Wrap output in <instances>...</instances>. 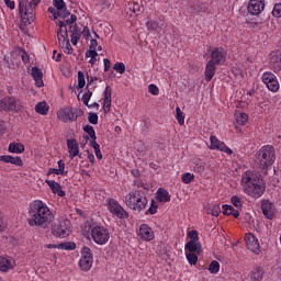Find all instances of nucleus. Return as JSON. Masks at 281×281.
Masks as SVG:
<instances>
[{"mask_svg": "<svg viewBox=\"0 0 281 281\" xmlns=\"http://www.w3.org/2000/svg\"><path fill=\"white\" fill-rule=\"evenodd\" d=\"M241 186L245 194L252 199H260L267 190V184L265 183L262 176L254 171H246L243 173Z\"/></svg>", "mask_w": 281, "mask_h": 281, "instance_id": "2", "label": "nucleus"}, {"mask_svg": "<svg viewBox=\"0 0 281 281\" xmlns=\"http://www.w3.org/2000/svg\"><path fill=\"white\" fill-rule=\"evenodd\" d=\"M227 58V52L224 48H216L212 52V65H223Z\"/></svg>", "mask_w": 281, "mask_h": 281, "instance_id": "19", "label": "nucleus"}, {"mask_svg": "<svg viewBox=\"0 0 281 281\" xmlns=\"http://www.w3.org/2000/svg\"><path fill=\"white\" fill-rule=\"evenodd\" d=\"M57 25V38L59 46L63 48L65 54H74V47H71V43H69V34L67 33V24L63 21H58Z\"/></svg>", "mask_w": 281, "mask_h": 281, "instance_id": "7", "label": "nucleus"}, {"mask_svg": "<svg viewBox=\"0 0 281 281\" xmlns=\"http://www.w3.org/2000/svg\"><path fill=\"white\" fill-rule=\"evenodd\" d=\"M245 243L249 251H252V254H260V243H258V238H256L254 234L251 233L246 234Z\"/></svg>", "mask_w": 281, "mask_h": 281, "instance_id": "17", "label": "nucleus"}, {"mask_svg": "<svg viewBox=\"0 0 281 281\" xmlns=\"http://www.w3.org/2000/svg\"><path fill=\"white\" fill-rule=\"evenodd\" d=\"M148 92L151 95H159V87H157V85H155V83H151L148 86Z\"/></svg>", "mask_w": 281, "mask_h": 281, "instance_id": "51", "label": "nucleus"}, {"mask_svg": "<svg viewBox=\"0 0 281 281\" xmlns=\"http://www.w3.org/2000/svg\"><path fill=\"white\" fill-rule=\"evenodd\" d=\"M223 214L226 216H234V218H238L240 216V212L235 210L234 206L224 204L223 205Z\"/></svg>", "mask_w": 281, "mask_h": 281, "instance_id": "31", "label": "nucleus"}, {"mask_svg": "<svg viewBox=\"0 0 281 281\" xmlns=\"http://www.w3.org/2000/svg\"><path fill=\"white\" fill-rule=\"evenodd\" d=\"M58 172L61 177H67L68 171L65 170V160H58Z\"/></svg>", "mask_w": 281, "mask_h": 281, "instance_id": "46", "label": "nucleus"}, {"mask_svg": "<svg viewBox=\"0 0 281 281\" xmlns=\"http://www.w3.org/2000/svg\"><path fill=\"white\" fill-rule=\"evenodd\" d=\"M158 206L155 204V200L151 201L150 206L148 209L149 214H157Z\"/></svg>", "mask_w": 281, "mask_h": 281, "instance_id": "61", "label": "nucleus"}, {"mask_svg": "<svg viewBox=\"0 0 281 281\" xmlns=\"http://www.w3.org/2000/svg\"><path fill=\"white\" fill-rule=\"evenodd\" d=\"M187 238H190L189 243H200L199 241V232H196V231L188 232Z\"/></svg>", "mask_w": 281, "mask_h": 281, "instance_id": "41", "label": "nucleus"}, {"mask_svg": "<svg viewBox=\"0 0 281 281\" xmlns=\"http://www.w3.org/2000/svg\"><path fill=\"white\" fill-rule=\"evenodd\" d=\"M4 63L7 64L8 67H12V63H14V56L12 55H5L4 56Z\"/></svg>", "mask_w": 281, "mask_h": 281, "instance_id": "58", "label": "nucleus"}, {"mask_svg": "<svg viewBox=\"0 0 281 281\" xmlns=\"http://www.w3.org/2000/svg\"><path fill=\"white\" fill-rule=\"evenodd\" d=\"M35 111L40 115H47V113H49V105H47V102H45V101L38 102L35 105Z\"/></svg>", "mask_w": 281, "mask_h": 281, "instance_id": "32", "label": "nucleus"}, {"mask_svg": "<svg viewBox=\"0 0 281 281\" xmlns=\"http://www.w3.org/2000/svg\"><path fill=\"white\" fill-rule=\"evenodd\" d=\"M57 117L60 122L67 124L69 122H76L78 120V113H76L74 108L66 106L58 110Z\"/></svg>", "mask_w": 281, "mask_h": 281, "instance_id": "13", "label": "nucleus"}, {"mask_svg": "<svg viewBox=\"0 0 281 281\" xmlns=\"http://www.w3.org/2000/svg\"><path fill=\"white\" fill-rule=\"evenodd\" d=\"M20 52L22 53V61L24 63V65H27V63H30V55L27 54V52L23 50V48H20Z\"/></svg>", "mask_w": 281, "mask_h": 281, "instance_id": "53", "label": "nucleus"}, {"mask_svg": "<svg viewBox=\"0 0 281 281\" xmlns=\"http://www.w3.org/2000/svg\"><path fill=\"white\" fill-rule=\"evenodd\" d=\"M235 117L239 126H245V124H247V122L249 121V116L247 115V113H237L235 114Z\"/></svg>", "mask_w": 281, "mask_h": 281, "instance_id": "35", "label": "nucleus"}, {"mask_svg": "<svg viewBox=\"0 0 281 281\" xmlns=\"http://www.w3.org/2000/svg\"><path fill=\"white\" fill-rule=\"evenodd\" d=\"M194 172H199L200 175H202V172H205V164L201 162L195 165Z\"/></svg>", "mask_w": 281, "mask_h": 281, "instance_id": "57", "label": "nucleus"}, {"mask_svg": "<svg viewBox=\"0 0 281 281\" xmlns=\"http://www.w3.org/2000/svg\"><path fill=\"white\" fill-rule=\"evenodd\" d=\"M256 159L261 170H267L276 164V148L271 145L261 147L257 154Z\"/></svg>", "mask_w": 281, "mask_h": 281, "instance_id": "5", "label": "nucleus"}, {"mask_svg": "<svg viewBox=\"0 0 281 281\" xmlns=\"http://www.w3.org/2000/svg\"><path fill=\"white\" fill-rule=\"evenodd\" d=\"M86 57L87 58H98V52H95V49H91V50H88L87 53H86Z\"/></svg>", "mask_w": 281, "mask_h": 281, "instance_id": "63", "label": "nucleus"}, {"mask_svg": "<svg viewBox=\"0 0 281 281\" xmlns=\"http://www.w3.org/2000/svg\"><path fill=\"white\" fill-rule=\"evenodd\" d=\"M205 79L207 82L212 80V59L207 61L206 69H205Z\"/></svg>", "mask_w": 281, "mask_h": 281, "instance_id": "44", "label": "nucleus"}, {"mask_svg": "<svg viewBox=\"0 0 281 281\" xmlns=\"http://www.w3.org/2000/svg\"><path fill=\"white\" fill-rule=\"evenodd\" d=\"M181 181H182V183H186V186H188V184L192 183V181H194V175L190 173V172L183 173Z\"/></svg>", "mask_w": 281, "mask_h": 281, "instance_id": "42", "label": "nucleus"}, {"mask_svg": "<svg viewBox=\"0 0 281 281\" xmlns=\"http://www.w3.org/2000/svg\"><path fill=\"white\" fill-rule=\"evenodd\" d=\"M218 271H221V263H218V261L213 260L212 261V273H218Z\"/></svg>", "mask_w": 281, "mask_h": 281, "instance_id": "55", "label": "nucleus"}, {"mask_svg": "<svg viewBox=\"0 0 281 281\" xmlns=\"http://www.w3.org/2000/svg\"><path fill=\"white\" fill-rule=\"evenodd\" d=\"M125 203L130 210L143 212L148 205V198L144 190H134L125 196Z\"/></svg>", "mask_w": 281, "mask_h": 281, "instance_id": "3", "label": "nucleus"}, {"mask_svg": "<svg viewBox=\"0 0 281 281\" xmlns=\"http://www.w3.org/2000/svg\"><path fill=\"white\" fill-rule=\"evenodd\" d=\"M58 249H64V251H74V249H76V243L67 241L58 244Z\"/></svg>", "mask_w": 281, "mask_h": 281, "instance_id": "37", "label": "nucleus"}, {"mask_svg": "<svg viewBox=\"0 0 281 281\" xmlns=\"http://www.w3.org/2000/svg\"><path fill=\"white\" fill-rule=\"evenodd\" d=\"M23 101L15 97H4L0 99V113H21Z\"/></svg>", "mask_w": 281, "mask_h": 281, "instance_id": "6", "label": "nucleus"}, {"mask_svg": "<svg viewBox=\"0 0 281 281\" xmlns=\"http://www.w3.org/2000/svg\"><path fill=\"white\" fill-rule=\"evenodd\" d=\"M3 1L7 5V8H9L10 10H14V8L16 5L14 1H12V0H3Z\"/></svg>", "mask_w": 281, "mask_h": 281, "instance_id": "64", "label": "nucleus"}, {"mask_svg": "<svg viewBox=\"0 0 281 281\" xmlns=\"http://www.w3.org/2000/svg\"><path fill=\"white\" fill-rule=\"evenodd\" d=\"M79 267L81 271H90L91 267H93V254L91 252V248L85 246L81 249V258L79 260Z\"/></svg>", "mask_w": 281, "mask_h": 281, "instance_id": "11", "label": "nucleus"}, {"mask_svg": "<svg viewBox=\"0 0 281 281\" xmlns=\"http://www.w3.org/2000/svg\"><path fill=\"white\" fill-rule=\"evenodd\" d=\"M72 45H78V41H80V32H75L70 35Z\"/></svg>", "mask_w": 281, "mask_h": 281, "instance_id": "52", "label": "nucleus"}, {"mask_svg": "<svg viewBox=\"0 0 281 281\" xmlns=\"http://www.w3.org/2000/svg\"><path fill=\"white\" fill-rule=\"evenodd\" d=\"M45 183L48 186V188H50L53 194H57V196H60V199L66 196L67 193L63 190L60 183L56 182L55 180H45Z\"/></svg>", "mask_w": 281, "mask_h": 281, "instance_id": "23", "label": "nucleus"}, {"mask_svg": "<svg viewBox=\"0 0 281 281\" xmlns=\"http://www.w3.org/2000/svg\"><path fill=\"white\" fill-rule=\"evenodd\" d=\"M247 10L252 16H258L265 10V0H249Z\"/></svg>", "mask_w": 281, "mask_h": 281, "instance_id": "15", "label": "nucleus"}, {"mask_svg": "<svg viewBox=\"0 0 281 281\" xmlns=\"http://www.w3.org/2000/svg\"><path fill=\"white\" fill-rule=\"evenodd\" d=\"M231 203L234 205V207H237V210L239 207H243V202L240 201V198H238L237 195L232 196Z\"/></svg>", "mask_w": 281, "mask_h": 281, "instance_id": "49", "label": "nucleus"}, {"mask_svg": "<svg viewBox=\"0 0 281 281\" xmlns=\"http://www.w3.org/2000/svg\"><path fill=\"white\" fill-rule=\"evenodd\" d=\"M52 234L57 238H67L71 234V222L69 220H61L54 224Z\"/></svg>", "mask_w": 281, "mask_h": 281, "instance_id": "9", "label": "nucleus"}, {"mask_svg": "<svg viewBox=\"0 0 281 281\" xmlns=\"http://www.w3.org/2000/svg\"><path fill=\"white\" fill-rule=\"evenodd\" d=\"M111 102L112 100L103 99V109L105 113H109V111H111Z\"/></svg>", "mask_w": 281, "mask_h": 281, "instance_id": "60", "label": "nucleus"}, {"mask_svg": "<svg viewBox=\"0 0 281 281\" xmlns=\"http://www.w3.org/2000/svg\"><path fill=\"white\" fill-rule=\"evenodd\" d=\"M138 236L143 240H146L147 243H150V240L155 239V232L147 224H142L139 226Z\"/></svg>", "mask_w": 281, "mask_h": 281, "instance_id": "18", "label": "nucleus"}, {"mask_svg": "<svg viewBox=\"0 0 281 281\" xmlns=\"http://www.w3.org/2000/svg\"><path fill=\"white\" fill-rule=\"evenodd\" d=\"M31 76L35 81L36 87L41 89L43 87V71L38 67H33L31 70Z\"/></svg>", "mask_w": 281, "mask_h": 281, "instance_id": "27", "label": "nucleus"}, {"mask_svg": "<svg viewBox=\"0 0 281 281\" xmlns=\"http://www.w3.org/2000/svg\"><path fill=\"white\" fill-rule=\"evenodd\" d=\"M93 95V92L91 90H88L82 95V101L86 106H89V100H91V97Z\"/></svg>", "mask_w": 281, "mask_h": 281, "instance_id": "47", "label": "nucleus"}, {"mask_svg": "<svg viewBox=\"0 0 281 281\" xmlns=\"http://www.w3.org/2000/svg\"><path fill=\"white\" fill-rule=\"evenodd\" d=\"M261 79L263 85L267 86V89H269V91H272V93H278V91H280V82H278V77H276L273 72H263Z\"/></svg>", "mask_w": 281, "mask_h": 281, "instance_id": "12", "label": "nucleus"}, {"mask_svg": "<svg viewBox=\"0 0 281 281\" xmlns=\"http://www.w3.org/2000/svg\"><path fill=\"white\" fill-rule=\"evenodd\" d=\"M212 150H221V153H226V155H234V150L227 147L223 142L218 140L216 136H212Z\"/></svg>", "mask_w": 281, "mask_h": 281, "instance_id": "20", "label": "nucleus"}, {"mask_svg": "<svg viewBox=\"0 0 281 281\" xmlns=\"http://www.w3.org/2000/svg\"><path fill=\"white\" fill-rule=\"evenodd\" d=\"M90 146L94 150L97 159L102 160V150H100V144L95 140H90Z\"/></svg>", "mask_w": 281, "mask_h": 281, "instance_id": "36", "label": "nucleus"}, {"mask_svg": "<svg viewBox=\"0 0 281 281\" xmlns=\"http://www.w3.org/2000/svg\"><path fill=\"white\" fill-rule=\"evenodd\" d=\"M81 34L86 41H89V38H91V31H89V26H85Z\"/></svg>", "mask_w": 281, "mask_h": 281, "instance_id": "59", "label": "nucleus"}, {"mask_svg": "<svg viewBox=\"0 0 281 281\" xmlns=\"http://www.w3.org/2000/svg\"><path fill=\"white\" fill-rule=\"evenodd\" d=\"M40 3L41 0H32L31 2H27V0L19 1V14L24 25H32V23H34L36 20V13H34V10H36V7Z\"/></svg>", "mask_w": 281, "mask_h": 281, "instance_id": "4", "label": "nucleus"}, {"mask_svg": "<svg viewBox=\"0 0 281 281\" xmlns=\"http://www.w3.org/2000/svg\"><path fill=\"white\" fill-rule=\"evenodd\" d=\"M0 161L3 164H11L12 166H19L20 168L23 167V159H21V156H11V155H1Z\"/></svg>", "mask_w": 281, "mask_h": 281, "instance_id": "24", "label": "nucleus"}, {"mask_svg": "<svg viewBox=\"0 0 281 281\" xmlns=\"http://www.w3.org/2000/svg\"><path fill=\"white\" fill-rule=\"evenodd\" d=\"M184 252L188 254H203V245H201V241H188L184 245Z\"/></svg>", "mask_w": 281, "mask_h": 281, "instance_id": "22", "label": "nucleus"}, {"mask_svg": "<svg viewBox=\"0 0 281 281\" xmlns=\"http://www.w3.org/2000/svg\"><path fill=\"white\" fill-rule=\"evenodd\" d=\"M48 12H49V14H53L54 21H56V19H58V16H63V13L57 11V9L54 7H49Z\"/></svg>", "mask_w": 281, "mask_h": 281, "instance_id": "50", "label": "nucleus"}, {"mask_svg": "<svg viewBox=\"0 0 281 281\" xmlns=\"http://www.w3.org/2000/svg\"><path fill=\"white\" fill-rule=\"evenodd\" d=\"M156 201H158V203H170L171 196L168 190L159 188L156 191Z\"/></svg>", "mask_w": 281, "mask_h": 281, "instance_id": "26", "label": "nucleus"}, {"mask_svg": "<svg viewBox=\"0 0 281 281\" xmlns=\"http://www.w3.org/2000/svg\"><path fill=\"white\" fill-rule=\"evenodd\" d=\"M106 205L110 214H113V216H116V218H128V213L126 212V210H124V207L120 205L117 200L109 198L106 200Z\"/></svg>", "mask_w": 281, "mask_h": 281, "instance_id": "10", "label": "nucleus"}, {"mask_svg": "<svg viewBox=\"0 0 281 281\" xmlns=\"http://www.w3.org/2000/svg\"><path fill=\"white\" fill-rule=\"evenodd\" d=\"M262 268H255L250 273L251 281H262Z\"/></svg>", "mask_w": 281, "mask_h": 281, "instance_id": "34", "label": "nucleus"}, {"mask_svg": "<svg viewBox=\"0 0 281 281\" xmlns=\"http://www.w3.org/2000/svg\"><path fill=\"white\" fill-rule=\"evenodd\" d=\"M67 148L70 159H74L80 155V146L78 145V140L75 138L67 139Z\"/></svg>", "mask_w": 281, "mask_h": 281, "instance_id": "21", "label": "nucleus"}, {"mask_svg": "<svg viewBox=\"0 0 281 281\" xmlns=\"http://www.w3.org/2000/svg\"><path fill=\"white\" fill-rule=\"evenodd\" d=\"M272 15L276 16V19H281V3L274 4Z\"/></svg>", "mask_w": 281, "mask_h": 281, "instance_id": "48", "label": "nucleus"}, {"mask_svg": "<svg viewBox=\"0 0 281 281\" xmlns=\"http://www.w3.org/2000/svg\"><path fill=\"white\" fill-rule=\"evenodd\" d=\"M176 120L180 124V126H183L186 124V116L183 115V112L181 111V108H176Z\"/></svg>", "mask_w": 281, "mask_h": 281, "instance_id": "38", "label": "nucleus"}, {"mask_svg": "<svg viewBox=\"0 0 281 281\" xmlns=\"http://www.w3.org/2000/svg\"><path fill=\"white\" fill-rule=\"evenodd\" d=\"M27 223L30 227H49L54 222V213L43 200H35L30 203L27 209Z\"/></svg>", "mask_w": 281, "mask_h": 281, "instance_id": "1", "label": "nucleus"}, {"mask_svg": "<svg viewBox=\"0 0 281 281\" xmlns=\"http://www.w3.org/2000/svg\"><path fill=\"white\" fill-rule=\"evenodd\" d=\"M221 214V206L218 204H214L212 209V216H218Z\"/></svg>", "mask_w": 281, "mask_h": 281, "instance_id": "62", "label": "nucleus"}, {"mask_svg": "<svg viewBox=\"0 0 281 281\" xmlns=\"http://www.w3.org/2000/svg\"><path fill=\"white\" fill-rule=\"evenodd\" d=\"M85 85H87V81L85 80V72L78 71V87L79 89H85Z\"/></svg>", "mask_w": 281, "mask_h": 281, "instance_id": "45", "label": "nucleus"}, {"mask_svg": "<svg viewBox=\"0 0 281 281\" xmlns=\"http://www.w3.org/2000/svg\"><path fill=\"white\" fill-rule=\"evenodd\" d=\"M88 122H90V124H98V114L89 113Z\"/></svg>", "mask_w": 281, "mask_h": 281, "instance_id": "56", "label": "nucleus"}, {"mask_svg": "<svg viewBox=\"0 0 281 281\" xmlns=\"http://www.w3.org/2000/svg\"><path fill=\"white\" fill-rule=\"evenodd\" d=\"M90 236L97 245H106L111 238V233H109V228L102 225L92 224L90 226Z\"/></svg>", "mask_w": 281, "mask_h": 281, "instance_id": "8", "label": "nucleus"}, {"mask_svg": "<svg viewBox=\"0 0 281 281\" xmlns=\"http://www.w3.org/2000/svg\"><path fill=\"white\" fill-rule=\"evenodd\" d=\"M53 5L57 11L63 13V18L68 16L69 11H67V5L65 4V0H53Z\"/></svg>", "mask_w": 281, "mask_h": 281, "instance_id": "29", "label": "nucleus"}, {"mask_svg": "<svg viewBox=\"0 0 281 281\" xmlns=\"http://www.w3.org/2000/svg\"><path fill=\"white\" fill-rule=\"evenodd\" d=\"M113 93V89L110 88V86H106L104 89V99L103 100H112L111 95Z\"/></svg>", "mask_w": 281, "mask_h": 281, "instance_id": "54", "label": "nucleus"}, {"mask_svg": "<svg viewBox=\"0 0 281 281\" xmlns=\"http://www.w3.org/2000/svg\"><path fill=\"white\" fill-rule=\"evenodd\" d=\"M261 210L266 218H268L269 221H273L276 216V204H273L269 200H263L261 202Z\"/></svg>", "mask_w": 281, "mask_h": 281, "instance_id": "16", "label": "nucleus"}, {"mask_svg": "<svg viewBox=\"0 0 281 281\" xmlns=\"http://www.w3.org/2000/svg\"><path fill=\"white\" fill-rule=\"evenodd\" d=\"M184 256L189 265H191V267H194V265L199 262V254L196 252H184Z\"/></svg>", "mask_w": 281, "mask_h": 281, "instance_id": "33", "label": "nucleus"}, {"mask_svg": "<svg viewBox=\"0 0 281 281\" xmlns=\"http://www.w3.org/2000/svg\"><path fill=\"white\" fill-rule=\"evenodd\" d=\"M128 5L130 10H132L134 14H139L140 12H144V4L142 3V0H132Z\"/></svg>", "mask_w": 281, "mask_h": 281, "instance_id": "30", "label": "nucleus"}, {"mask_svg": "<svg viewBox=\"0 0 281 281\" xmlns=\"http://www.w3.org/2000/svg\"><path fill=\"white\" fill-rule=\"evenodd\" d=\"M9 153H13L14 155H21L22 153H25V145H23L22 143H10L9 144V148H8Z\"/></svg>", "mask_w": 281, "mask_h": 281, "instance_id": "28", "label": "nucleus"}, {"mask_svg": "<svg viewBox=\"0 0 281 281\" xmlns=\"http://www.w3.org/2000/svg\"><path fill=\"white\" fill-rule=\"evenodd\" d=\"M269 67L276 74H278V71H281V52L280 50H274L270 53Z\"/></svg>", "mask_w": 281, "mask_h": 281, "instance_id": "14", "label": "nucleus"}, {"mask_svg": "<svg viewBox=\"0 0 281 281\" xmlns=\"http://www.w3.org/2000/svg\"><path fill=\"white\" fill-rule=\"evenodd\" d=\"M14 258L12 257H0V271L7 272L10 271V269H14Z\"/></svg>", "mask_w": 281, "mask_h": 281, "instance_id": "25", "label": "nucleus"}, {"mask_svg": "<svg viewBox=\"0 0 281 281\" xmlns=\"http://www.w3.org/2000/svg\"><path fill=\"white\" fill-rule=\"evenodd\" d=\"M83 131L89 135L91 142H95V139H98V137L95 136V130H93V126L86 125L83 126Z\"/></svg>", "mask_w": 281, "mask_h": 281, "instance_id": "39", "label": "nucleus"}, {"mask_svg": "<svg viewBox=\"0 0 281 281\" xmlns=\"http://www.w3.org/2000/svg\"><path fill=\"white\" fill-rule=\"evenodd\" d=\"M147 25V30H149V32H157V30H159V22L155 21V20H150L146 23Z\"/></svg>", "mask_w": 281, "mask_h": 281, "instance_id": "40", "label": "nucleus"}, {"mask_svg": "<svg viewBox=\"0 0 281 281\" xmlns=\"http://www.w3.org/2000/svg\"><path fill=\"white\" fill-rule=\"evenodd\" d=\"M113 69L117 74H124L126 71V66L124 65V63L117 61L114 64Z\"/></svg>", "mask_w": 281, "mask_h": 281, "instance_id": "43", "label": "nucleus"}]
</instances>
